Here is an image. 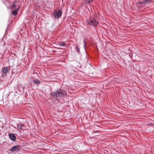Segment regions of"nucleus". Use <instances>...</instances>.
Wrapping results in <instances>:
<instances>
[{
	"mask_svg": "<svg viewBox=\"0 0 154 154\" xmlns=\"http://www.w3.org/2000/svg\"><path fill=\"white\" fill-rule=\"evenodd\" d=\"M4 4L6 6L8 9H10L12 11V13L13 16H15L17 14L19 8H16L17 1L16 0L13 1L10 0H2Z\"/></svg>",
	"mask_w": 154,
	"mask_h": 154,
	"instance_id": "f257e3e1",
	"label": "nucleus"
},
{
	"mask_svg": "<svg viewBox=\"0 0 154 154\" xmlns=\"http://www.w3.org/2000/svg\"><path fill=\"white\" fill-rule=\"evenodd\" d=\"M50 95L54 97L61 98L63 97L67 94L65 90L59 89L56 91L50 93Z\"/></svg>",
	"mask_w": 154,
	"mask_h": 154,
	"instance_id": "f03ea898",
	"label": "nucleus"
},
{
	"mask_svg": "<svg viewBox=\"0 0 154 154\" xmlns=\"http://www.w3.org/2000/svg\"><path fill=\"white\" fill-rule=\"evenodd\" d=\"M96 16L95 17H90L86 20V23L88 25L91 27H96L98 26L99 24V22L97 21V19L96 18Z\"/></svg>",
	"mask_w": 154,
	"mask_h": 154,
	"instance_id": "7ed1b4c3",
	"label": "nucleus"
},
{
	"mask_svg": "<svg viewBox=\"0 0 154 154\" xmlns=\"http://www.w3.org/2000/svg\"><path fill=\"white\" fill-rule=\"evenodd\" d=\"M63 14V11L61 10H54L53 13L52 14V16L56 19H58L60 18Z\"/></svg>",
	"mask_w": 154,
	"mask_h": 154,
	"instance_id": "20e7f679",
	"label": "nucleus"
},
{
	"mask_svg": "<svg viewBox=\"0 0 154 154\" xmlns=\"http://www.w3.org/2000/svg\"><path fill=\"white\" fill-rule=\"evenodd\" d=\"M20 146L21 145H17L14 146L9 149V151L12 152H17L20 150Z\"/></svg>",
	"mask_w": 154,
	"mask_h": 154,
	"instance_id": "39448f33",
	"label": "nucleus"
},
{
	"mask_svg": "<svg viewBox=\"0 0 154 154\" xmlns=\"http://www.w3.org/2000/svg\"><path fill=\"white\" fill-rule=\"evenodd\" d=\"M9 139L13 142H15L16 141V137L14 133H9L8 135Z\"/></svg>",
	"mask_w": 154,
	"mask_h": 154,
	"instance_id": "423d86ee",
	"label": "nucleus"
},
{
	"mask_svg": "<svg viewBox=\"0 0 154 154\" xmlns=\"http://www.w3.org/2000/svg\"><path fill=\"white\" fill-rule=\"evenodd\" d=\"M8 69L7 66L4 67L2 68V72L4 74L7 73L8 72Z\"/></svg>",
	"mask_w": 154,
	"mask_h": 154,
	"instance_id": "0eeeda50",
	"label": "nucleus"
},
{
	"mask_svg": "<svg viewBox=\"0 0 154 154\" xmlns=\"http://www.w3.org/2000/svg\"><path fill=\"white\" fill-rule=\"evenodd\" d=\"M57 45H59L62 47L65 46L66 45V43L65 42L62 41L60 42L57 43Z\"/></svg>",
	"mask_w": 154,
	"mask_h": 154,
	"instance_id": "6e6552de",
	"label": "nucleus"
},
{
	"mask_svg": "<svg viewBox=\"0 0 154 154\" xmlns=\"http://www.w3.org/2000/svg\"><path fill=\"white\" fill-rule=\"evenodd\" d=\"M143 4L152 3V0H143Z\"/></svg>",
	"mask_w": 154,
	"mask_h": 154,
	"instance_id": "1a4fd4ad",
	"label": "nucleus"
},
{
	"mask_svg": "<svg viewBox=\"0 0 154 154\" xmlns=\"http://www.w3.org/2000/svg\"><path fill=\"white\" fill-rule=\"evenodd\" d=\"M33 82L34 83L35 85L39 84L41 82V81L38 79L34 80H33Z\"/></svg>",
	"mask_w": 154,
	"mask_h": 154,
	"instance_id": "9d476101",
	"label": "nucleus"
},
{
	"mask_svg": "<svg viewBox=\"0 0 154 154\" xmlns=\"http://www.w3.org/2000/svg\"><path fill=\"white\" fill-rule=\"evenodd\" d=\"M17 127L20 129H21L23 127H24V125L23 124L17 125Z\"/></svg>",
	"mask_w": 154,
	"mask_h": 154,
	"instance_id": "9b49d317",
	"label": "nucleus"
},
{
	"mask_svg": "<svg viewBox=\"0 0 154 154\" xmlns=\"http://www.w3.org/2000/svg\"><path fill=\"white\" fill-rule=\"evenodd\" d=\"M29 87L28 86V85L25 84L23 87V90H25L26 91H29Z\"/></svg>",
	"mask_w": 154,
	"mask_h": 154,
	"instance_id": "f8f14e48",
	"label": "nucleus"
},
{
	"mask_svg": "<svg viewBox=\"0 0 154 154\" xmlns=\"http://www.w3.org/2000/svg\"><path fill=\"white\" fill-rule=\"evenodd\" d=\"M94 0H85V3L87 4H89L93 2Z\"/></svg>",
	"mask_w": 154,
	"mask_h": 154,
	"instance_id": "ddd939ff",
	"label": "nucleus"
},
{
	"mask_svg": "<svg viewBox=\"0 0 154 154\" xmlns=\"http://www.w3.org/2000/svg\"><path fill=\"white\" fill-rule=\"evenodd\" d=\"M75 49L76 50V51L78 53H80V49H79V47L78 46L76 45V46H75Z\"/></svg>",
	"mask_w": 154,
	"mask_h": 154,
	"instance_id": "4468645a",
	"label": "nucleus"
},
{
	"mask_svg": "<svg viewBox=\"0 0 154 154\" xmlns=\"http://www.w3.org/2000/svg\"><path fill=\"white\" fill-rule=\"evenodd\" d=\"M83 42H84V45H83L84 48V49H85L86 48V42L84 40H83Z\"/></svg>",
	"mask_w": 154,
	"mask_h": 154,
	"instance_id": "2eb2a0df",
	"label": "nucleus"
},
{
	"mask_svg": "<svg viewBox=\"0 0 154 154\" xmlns=\"http://www.w3.org/2000/svg\"><path fill=\"white\" fill-rule=\"evenodd\" d=\"M137 3H138L139 4H143V1L142 0L141 1L138 2Z\"/></svg>",
	"mask_w": 154,
	"mask_h": 154,
	"instance_id": "dca6fc26",
	"label": "nucleus"
},
{
	"mask_svg": "<svg viewBox=\"0 0 154 154\" xmlns=\"http://www.w3.org/2000/svg\"><path fill=\"white\" fill-rule=\"evenodd\" d=\"M55 49H63V48H58V47H55Z\"/></svg>",
	"mask_w": 154,
	"mask_h": 154,
	"instance_id": "f3484780",
	"label": "nucleus"
},
{
	"mask_svg": "<svg viewBox=\"0 0 154 154\" xmlns=\"http://www.w3.org/2000/svg\"><path fill=\"white\" fill-rule=\"evenodd\" d=\"M129 56L131 58L133 56H132V55H131L130 54H129Z\"/></svg>",
	"mask_w": 154,
	"mask_h": 154,
	"instance_id": "a211bd4d",
	"label": "nucleus"
},
{
	"mask_svg": "<svg viewBox=\"0 0 154 154\" xmlns=\"http://www.w3.org/2000/svg\"><path fill=\"white\" fill-rule=\"evenodd\" d=\"M11 125V126H12L13 127H14V128H16V127H15L13 125Z\"/></svg>",
	"mask_w": 154,
	"mask_h": 154,
	"instance_id": "6ab92c4d",
	"label": "nucleus"
},
{
	"mask_svg": "<svg viewBox=\"0 0 154 154\" xmlns=\"http://www.w3.org/2000/svg\"><path fill=\"white\" fill-rule=\"evenodd\" d=\"M97 131H95V133H97Z\"/></svg>",
	"mask_w": 154,
	"mask_h": 154,
	"instance_id": "aec40b11",
	"label": "nucleus"
},
{
	"mask_svg": "<svg viewBox=\"0 0 154 154\" xmlns=\"http://www.w3.org/2000/svg\"><path fill=\"white\" fill-rule=\"evenodd\" d=\"M50 88L51 90V88L50 87Z\"/></svg>",
	"mask_w": 154,
	"mask_h": 154,
	"instance_id": "412c9836",
	"label": "nucleus"
},
{
	"mask_svg": "<svg viewBox=\"0 0 154 154\" xmlns=\"http://www.w3.org/2000/svg\"><path fill=\"white\" fill-rule=\"evenodd\" d=\"M26 93L27 94V92H26Z\"/></svg>",
	"mask_w": 154,
	"mask_h": 154,
	"instance_id": "4be33fe9",
	"label": "nucleus"
}]
</instances>
